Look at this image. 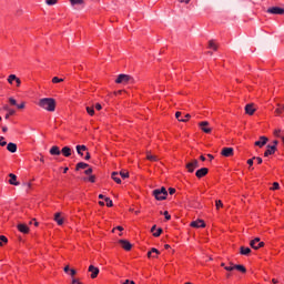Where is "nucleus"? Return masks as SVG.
Wrapping results in <instances>:
<instances>
[{
	"label": "nucleus",
	"mask_w": 284,
	"mask_h": 284,
	"mask_svg": "<svg viewBox=\"0 0 284 284\" xmlns=\"http://www.w3.org/2000/svg\"><path fill=\"white\" fill-rule=\"evenodd\" d=\"M38 105L42 108V110H47V112H54V110H57V101L52 98L40 99Z\"/></svg>",
	"instance_id": "nucleus-1"
},
{
	"label": "nucleus",
	"mask_w": 284,
	"mask_h": 284,
	"mask_svg": "<svg viewBox=\"0 0 284 284\" xmlns=\"http://www.w3.org/2000/svg\"><path fill=\"white\" fill-rule=\"evenodd\" d=\"M115 83H122L123 85H128V83H134V78L128 74H119Z\"/></svg>",
	"instance_id": "nucleus-2"
},
{
	"label": "nucleus",
	"mask_w": 284,
	"mask_h": 284,
	"mask_svg": "<svg viewBox=\"0 0 284 284\" xmlns=\"http://www.w3.org/2000/svg\"><path fill=\"white\" fill-rule=\"evenodd\" d=\"M250 246L253 250H261V247H265V242H261V237H255L250 242Z\"/></svg>",
	"instance_id": "nucleus-3"
},
{
	"label": "nucleus",
	"mask_w": 284,
	"mask_h": 284,
	"mask_svg": "<svg viewBox=\"0 0 284 284\" xmlns=\"http://www.w3.org/2000/svg\"><path fill=\"white\" fill-rule=\"evenodd\" d=\"M187 172L192 173L196 168H200L199 160H192L191 162L186 163L185 165Z\"/></svg>",
	"instance_id": "nucleus-4"
},
{
	"label": "nucleus",
	"mask_w": 284,
	"mask_h": 284,
	"mask_svg": "<svg viewBox=\"0 0 284 284\" xmlns=\"http://www.w3.org/2000/svg\"><path fill=\"white\" fill-rule=\"evenodd\" d=\"M266 12H268V14H284V9L280 7H271Z\"/></svg>",
	"instance_id": "nucleus-5"
},
{
	"label": "nucleus",
	"mask_w": 284,
	"mask_h": 284,
	"mask_svg": "<svg viewBox=\"0 0 284 284\" xmlns=\"http://www.w3.org/2000/svg\"><path fill=\"white\" fill-rule=\"evenodd\" d=\"M153 196L156 199V201H165L168 199V195L159 190L153 191Z\"/></svg>",
	"instance_id": "nucleus-6"
},
{
	"label": "nucleus",
	"mask_w": 284,
	"mask_h": 284,
	"mask_svg": "<svg viewBox=\"0 0 284 284\" xmlns=\"http://www.w3.org/2000/svg\"><path fill=\"white\" fill-rule=\"evenodd\" d=\"M267 141H270V139H267L265 135H262L260 136V140L254 143V145L257 148H263L264 145H267Z\"/></svg>",
	"instance_id": "nucleus-7"
},
{
	"label": "nucleus",
	"mask_w": 284,
	"mask_h": 284,
	"mask_svg": "<svg viewBox=\"0 0 284 284\" xmlns=\"http://www.w3.org/2000/svg\"><path fill=\"white\" fill-rule=\"evenodd\" d=\"M182 113L180 111H178L175 113V119H178V121H180L181 123H187V120L192 118V115H190V113L184 115V119L181 118Z\"/></svg>",
	"instance_id": "nucleus-8"
},
{
	"label": "nucleus",
	"mask_w": 284,
	"mask_h": 284,
	"mask_svg": "<svg viewBox=\"0 0 284 284\" xmlns=\"http://www.w3.org/2000/svg\"><path fill=\"white\" fill-rule=\"evenodd\" d=\"M119 243H120L121 247L123 250H125L126 252H130V250H132V244L130 243V241H128V240H120Z\"/></svg>",
	"instance_id": "nucleus-9"
},
{
	"label": "nucleus",
	"mask_w": 284,
	"mask_h": 284,
	"mask_svg": "<svg viewBox=\"0 0 284 284\" xmlns=\"http://www.w3.org/2000/svg\"><path fill=\"white\" fill-rule=\"evenodd\" d=\"M199 125H200L202 132H205V134H210V132H212V129L207 128V125H210V122L203 121V122H200Z\"/></svg>",
	"instance_id": "nucleus-10"
},
{
	"label": "nucleus",
	"mask_w": 284,
	"mask_h": 284,
	"mask_svg": "<svg viewBox=\"0 0 284 284\" xmlns=\"http://www.w3.org/2000/svg\"><path fill=\"white\" fill-rule=\"evenodd\" d=\"M244 110H245V113L248 114L250 116H252L254 112H256V108H254V103L246 104Z\"/></svg>",
	"instance_id": "nucleus-11"
},
{
	"label": "nucleus",
	"mask_w": 284,
	"mask_h": 284,
	"mask_svg": "<svg viewBox=\"0 0 284 284\" xmlns=\"http://www.w3.org/2000/svg\"><path fill=\"white\" fill-rule=\"evenodd\" d=\"M222 156H234V149L233 148H223L221 152Z\"/></svg>",
	"instance_id": "nucleus-12"
},
{
	"label": "nucleus",
	"mask_w": 284,
	"mask_h": 284,
	"mask_svg": "<svg viewBox=\"0 0 284 284\" xmlns=\"http://www.w3.org/2000/svg\"><path fill=\"white\" fill-rule=\"evenodd\" d=\"M207 172H210V170L207 168H202V169H199L196 172H195V176L197 179H203V176H205L207 174Z\"/></svg>",
	"instance_id": "nucleus-13"
},
{
	"label": "nucleus",
	"mask_w": 284,
	"mask_h": 284,
	"mask_svg": "<svg viewBox=\"0 0 284 284\" xmlns=\"http://www.w3.org/2000/svg\"><path fill=\"white\" fill-rule=\"evenodd\" d=\"M14 81H16V83H18V88L21 85V79H19L17 75H14V74H10L9 77H8V83H10V85H12V83H14Z\"/></svg>",
	"instance_id": "nucleus-14"
},
{
	"label": "nucleus",
	"mask_w": 284,
	"mask_h": 284,
	"mask_svg": "<svg viewBox=\"0 0 284 284\" xmlns=\"http://www.w3.org/2000/svg\"><path fill=\"white\" fill-rule=\"evenodd\" d=\"M266 148L267 150L264 152V156H271L272 154H275L277 150L275 145H271V144H268Z\"/></svg>",
	"instance_id": "nucleus-15"
},
{
	"label": "nucleus",
	"mask_w": 284,
	"mask_h": 284,
	"mask_svg": "<svg viewBox=\"0 0 284 284\" xmlns=\"http://www.w3.org/2000/svg\"><path fill=\"white\" fill-rule=\"evenodd\" d=\"M89 272H91V278H97L99 276V267L94 265L89 266Z\"/></svg>",
	"instance_id": "nucleus-16"
},
{
	"label": "nucleus",
	"mask_w": 284,
	"mask_h": 284,
	"mask_svg": "<svg viewBox=\"0 0 284 284\" xmlns=\"http://www.w3.org/2000/svg\"><path fill=\"white\" fill-rule=\"evenodd\" d=\"M49 153L51 154V156H61V149L54 145L50 149Z\"/></svg>",
	"instance_id": "nucleus-17"
},
{
	"label": "nucleus",
	"mask_w": 284,
	"mask_h": 284,
	"mask_svg": "<svg viewBox=\"0 0 284 284\" xmlns=\"http://www.w3.org/2000/svg\"><path fill=\"white\" fill-rule=\"evenodd\" d=\"M240 254H242V256H250V254H252V248L241 246L240 247Z\"/></svg>",
	"instance_id": "nucleus-18"
},
{
	"label": "nucleus",
	"mask_w": 284,
	"mask_h": 284,
	"mask_svg": "<svg viewBox=\"0 0 284 284\" xmlns=\"http://www.w3.org/2000/svg\"><path fill=\"white\" fill-rule=\"evenodd\" d=\"M191 227H205V222L203 220L193 221Z\"/></svg>",
	"instance_id": "nucleus-19"
},
{
	"label": "nucleus",
	"mask_w": 284,
	"mask_h": 284,
	"mask_svg": "<svg viewBox=\"0 0 284 284\" xmlns=\"http://www.w3.org/2000/svg\"><path fill=\"white\" fill-rule=\"evenodd\" d=\"M61 154H63V156H72V149H70V146H64L62 148V150L60 151Z\"/></svg>",
	"instance_id": "nucleus-20"
},
{
	"label": "nucleus",
	"mask_w": 284,
	"mask_h": 284,
	"mask_svg": "<svg viewBox=\"0 0 284 284\" xmlns=\"http://www.w3.org/2000/svg\"><path fill=\"white\" fill-rule=\"evenodd\" d=\"M18 230L22 234H28L30 232V227H28L26 224H18Z\"/></svg>",
	"instance_id": "nucleus-21"
},
{
	"label": "nucleus",
	"mask_w": 284,
	"mask_h": 284,
	"mask_svg": "<svg viewBox=\"0 0 284 284\" xmlns=\"http://www.w3.org/2000/svg\"><path fill=\"white\" fill-rule=\"evenodd\" d=\"M155 230H156V225H153L151 227V232H152L153 236L159 237V236H161V234H163V229H158V231H155Z\"/></svg>",
	"instance_id": "nucleus-22"
},
{
	"label": "nucleus",
	"mask_w": 284,
	"mask_h": 284,
	"mask_svg": "<svg viewBox=\"0 0 284 284\" xmlns=\"http://www.w3.org/2000/svg\"><path fill=\"white\" fill-rule=\"evenodd\" d=\"M9 178H10L9 180L10 185H20V183L17 182V175H14V173H10Z\"/></svg>",
	"instance_id": "nucleus-23"
},
{
	"label": "nucleus",
	"mask_w": 284,
	"mask_h": 284,
	"mask_svg": "<svg viewBox=\"0 0 284 284\" xmlns=\"http://www.w3.org/2000/svg\"><path fill=\"white\" fill-rule=\"evenodd\" d=\"M7 150L8 152H11L12 154H14V152H17V144L10 142L9 144H7Z\"/></svg>",
	"instance_id": "nucleus-24"
},
{
	"label": "nucleus",
	"mask_w": 284,
	"mask_h": 284,
	"mask_svg": "<svg viewBox=\"0 0 284 284\" xmlns=\"http://www.w3.org/2000/svg\"><path fill=\"white\" fill-rule=\"evenodd\" d=\"M53 220L58 225H63V217H61V213H55Z\"/></svg>",
	"instance_id": "nucleus-25"
},
{
	"label": "nucleus",
	"mask_w": 284,
	"mask_h": 284,
	"mask_svg": "<svg viewBox=\"0 0 284 284\" xmlns=\"http://www.w3.org/2000/svg\"><path fill=\"white\" fill-rule=\"evenodd\" d=\"M209 48L211 50H214V52H216L219 50V45L216 44V42H214V40L209 41Z\"/></svg>",
	"instance_id": "nucleus-26"
},
{
	"label": "nucleus",
	"mask_w": 284,
	"mask_h": 284,
	"mask_svg": "<svg viewBox=\"0 0 284 284\" xmlns=\"http://www.w3.org/2000/svg\"><path fill=\"white\" fill-rule=\"evenodd\" d=\"M85 168H89V164L85 163V162H80L77 164L75 166V170L79 171V170H85Z\"/></svg>",
	"instance_id": "nucleus-27"
},
{
	"label": "nucleus",
	"mask_w": 284,
	"mask_h": 284,
	"mask_svg": "<svg viewBox=\"0 0 284 284\" xmlns=\"http://www.w3.org/2000/svg\"><path fill=\"white\" fill-rule=\"evenodd\" d=\"M146 159L148 161H159V158L156 155H152L150 151L146 152Z\"/></svg>",
	"instance_id": "nucleus-28"
},
{
	"label": "nucleus",
	"mask_w": 284,
	"mask_h": 284,
	"mask_svg": "<svg viewBox=\"0 0 284 284\" xmlns=\"http://www.w3.org/2000/svg\"><path fill=\"white\" fill-rule=\"evenodd\" d=\"M235 270H237V272H242V274H245V272H247V268H245V266L239 264V265H234Z\"/></svg>",
	"instance_id": "nucleus-29"
},
{
	"label": "nucleus",
	"mask_w": 284,
	"mask_h": 284,
	"mask_svg": "<svg viewBox=\"0 0 284 284\" xmlns=\"http://www.w3.org/2000/svg\"><path fill=\"white\" fill-rule=\"evenodd\" d=\"M75 150H77L78 154H81V152H85L88 150V146H85V145H77Z\"/></svg>",
	"instance_id": "nucleus-30"
},
{
	"label": "nucleus",
	"mask_w": 284,
	"mask_h": 284,
	"mask_svg": "<svg viewBox=\"0 0 284 284\" xmlns=\"http://www.w3.org/2000/svg\"><path fill=\"white\" fill-rule=\"evenodd\" d=\"M111 178L115 181V183H121V179L119 178V172H113Z\"/></svg>",
	"instance_id": "nucleus-31"
},
{
	"label": "nucleus",
	"mask_w": 284,
	"mask_h": 284,
	"mask_svg": "<svg viewBox=\"0 0 284 284\" xmlns=\"http://www.w3.org/2000/svg\"><path fill=\"white\" fill-rule=\"evenodd\" d=\"M3 243H8V237H6V235H0V247H3Z\"/></svg>",
	"instance_id": "nucleus-32"
},
{
	"label": "nucleus",
	"mask_w": 284,
	"mask_h": 284,
	"mask_svg": "<svg viewBox=\"0 0 284 284\" xmlns=\"http://www.w3.org/2000/svg\"><path fill=\"white\" fill-rule=\"evenodd\" d=\"M71 6H81L83 0H70Z\"/></svg>",
	"instance_id": "nucleus-33"
},
{
	"label": "nucleus",
	"mask_w": 284,
	"mask_h": 284,
	"mask_svg": "<svg viewBox=\"0 0 284 284\" xmlns=\"http://www.w3.org/2000/svg\"><path fill=\"white\" fill-rule=\"evenodd\" d=\"M6 145H8V142H6V138L0 136V146L6 148Z\"/></svg>",
	"instance_id": "nucleus-34"
},
{
	"label": "nucleus",
	"mask_w": 284,
	"mask_h": 284,
	"mask_svg": "<svg viewBox=\"0 0 284 284\" xmlns=\"http://www.w3.org/2000/svg\"><path fill=\"white\" fill-rule=\"evenodd\" d=\"M215 206H216V210H221V207H223V202L221 200H216Z\"/></svg>",
	"instance_id": "nucleus-35"
},
{
	"label": "nucleus",
	"mask_w": 284,
	"mask_h": 284,
	"mask_svg": "<svg viewBox=\"0 0 284 284\" xmlns=\"http://www.w3.org/2000/svg\"><path fill=\"white\" fill-rule=\"evenodd\" d=\"M13 114H16V111L12 110V109H10V110H9V113L6 114L4 119L8 120V119H10V116H13Z\"/></svg>",
	"instance_id": "nucleus-36"
},
{
	"label": "nucleus",
	"mask_w": 284,
	"mask_h": 284,
	"mask_svg": "<svg viewBox=\"0 0 284 284\" xmlns=\"http://www.w3.org/2000/svg\"><path fill=\"white\" fill-rule=\"evenodd\" d=\"M87 112L90 114V116H94V108L87 106Z\"/></svg>",
	"instance_id": "nucleus-37"
},
{
	"label": "nucleus",
	"mask_w": 284,
	"mask_h": 284,
	"mask_svg": "<svg viewBox=\"0 0 284 284\" xmlns=\"http://www.w3.org/2000/svg\"><path fill=\"white\" fill-rule=\"evenodd\" d=\"M160 214H163V216L165 217L166 221H170V219H172V216L170 215V213L168 211L161 212Z\"/></svg>",
	"instance_id": "nucleus-38"
},
{
	"label": "nucleus",
	"mask_w": 284,
	"mask_h": 284,
	"mask_svg": "<svg viewBox=\"0 0 284 284\" xmlns=\"http://www.w3.org/2000/svg\"><path fill=\"white\" fill-rule=\"evenodd\" d=\"M104 201L106 203V207H112V205H114L110 197H105Z\"/></svg>",
	"instance_id": "nucleus-39"
},
{
	"label": "nucleus",
	"mask_w": 284,
	"mask_h": 284,
	"mask_svg": "<svg viewBox=\"0 0 284 284\" xmlns=\"http://www.w3.org/2000/svg\"><path fill=\"white\" fill-rule=\"evenodd\" d=\"M57 1L59 0H45L47 6H57Z\"/></svg>",
	"instance_id": "nucleus-40"
},
{
	"label": "nucleus",
	"mask_w": 284,
	"mask_h": 284,
	"mask_svg": "<svg viewBox=\"0 0 284 284\" xmlns=\"http://www.w3.org/2000/svg\"><path fill=\"white\" fill-rule=\"evenodd\" d=\"M52 83H63V79L58 78V77H54V78L52 79Z\"/></svg>",
	"instance_id": "nucleus-41"
},
{
	"label": "nucleus",
	"mask_w": 284,
	"mask_h": 284,
	"mask_svg": "<svg viewBox=\"0 0 284 284\" xmlns=\"http://www.w3.org/2000/svg\"><path fill=\"white\" fill-rule=\"evenodd\" d=\"M9 103H10V105H16V108H17V100L14 99V98H9Z\"/></svg>",
	"instance_id": "nucleus-42"
},
{
	"label": "nucleus",
	"mask_w": 284,
	"mask_h": 284,
	"mask_svg": "<svg viewBox=\"0 0 284 284\" xmlns=\"http://www.w3.org/2000/svg\"><path fill=\"white\" fill-rule=\"evenodd\" d=\"M120 175L122 179H128L130 176V173L121 171Z\"/></svg>",
	"instance_id": "nucleus-43"
},
{
	"label": "nucleus",
	"mask_w": 284,
	"mask_h": 284,
	"mask_svg": "<svg viewBox=\"0 0 284 284\" xmlns=\"http://www.w3.org/2000/svg\"><path fill=\"white\" fill-rule=\"evenodd\" d=\"M274 136H277V139H281V129H276L274 131Z\"/></svg>",
	"instance_id": "nucleus-44"
},
{
	"label": "nucleus",
	"mask_w": 284,
	"mask_h": 284,
	"mask_svg": "<svg viewBox=\"0 0 284 284\" xmlns=\"http://www.w3.org/2000/svg\"><path fill=\"white\" fill-rule=\"evenodd\" d=\"M158 190H159V192H161L162 194L168 196V190L165 187H161V189H158Z\"/></svg>",
	"instance_id": "nucleus-45"
},
{
	"label": "nucleus",
	"mask_w": 284,
	"mask_h": 284,
	"mask_svg": "<svg viewBox=\"0 0 284 284\" xmlns=\"http://www.w3.org/2000/svg\"><path fill=\"white\" fill-rule=\"evenodd\" d=\"M18 110H23L26 108V102H21L17 105Z\"/></svg>",
	"instance_id": "nucleus-46"
},
{
	"label": "nucleus",
	"mask_w": 284,
	"mask_h": 284,
	"mask_svg": "<svg viewBox=\"0 0 284 284\" xmlns=\"http://www.w3.org/2000/svg\"><path fill=\"white\" fill-rule=\"evenodd\" d=\"M278 187H280L278 182H274L273 187H271V190H278Z\"/></svg>",
	"instance_id": "nucleus-47"
},
{
	"label": "nucleus",
	"mask_w": 284,
	"mask_h": 284,
	"mask_svg": "<svg viewBox=\"0 0 284 284\" xmlns=\"http://www.w3.org/2000/svg\"><path fill=\"white\" fill-rule=\"evenodd\" d=\"M253 159H255V161H257L258 165H261V163H263V159L262 158L253 156Z\"/></svg>",
	"instance_id": "nucleus-48"
},
{
	"label": "nucleus",
	"mask_w": 284,
	"mask_h": 284,
	"mask_svg": "<svg viewBox=\"0 0 284 284\" xmlns=\"http://www.w3.org/2000/svg\"><path fill=\"white\" fill-rule=\"evenodd\" d=\"M224 270H226V272H233V270H235L234 266H224Z\"/></svg>",
	"instance_id": "nucleus-49"
},
{
	"label": "nucleus",
	"mask_w": 284,
	"mask_h": 284,
	"mask_svg": "<svg viewBox=\"0 0 284 284\" xmlns=\"http://www.w3.org/2000/svg\"><path fill=\"white\" fill-rule=\"evenodd\" d=\"M71 284H83L78 278L72 277Z\"/></svg>",
	"instance_id": "nucleus-50"
},
{
	"label": "nucleus",
	"mask_w": 284,
	"mask_h": 284,
	"mask_svg": "<svg viewBox=\"0 0 284 284\" xmlns=\"http://www.w3.org/2000/svg\"><path fill=\"white\" fill-rule=\"evenodd\" d=\"M89 181L90 183H94V181H97V178L94 175H90Z\"/></svg>",
	"instance_id": "nucleus-51"
},
{
	"label": "nucleus",
	"mask_w": 284,
	"mask_h": 284,
	"mask_svg": "<svg viewBox=\"0 0 284 284\" xmlns=\"http://www.w3.org/2000/svg\"><path fill=\"white\" fill-rule=\"evenodd\" d=\"M169 194H176V189L170 187L169 189Z\"/></svg>",
	"instance_id": "nucleus-52"
},
{
	"label": "nucleus",
	"mask_w": 284,
	"mask_h": 284,
	"mask_svg": "<svg viewBox=\"0 0 284 284\" xmlns=\"http://www.w3.org/2000/svg\"><path fill=\"white\" fill-rule=\"evenodd\" d=\"M254 161H255V159H254V158H253V159L247 160V165H250V166L254 165Z\"/></svg>",
	"instance_id": "nucleus-53"
},
{
	"label": "nucleus",
	"mask_w": 284,
	"mask_h": 284,
	"mask_svg": "<svg viewBox=\"0 0 284 284\" xmlns=\"http://www.w3.org/2000/svg\"><path fill=\"white\" fill-rule=\"evenodd\" d=\"M84 174H87L88 176H90V174H92V168L85 170V171H84Z\"/></svg>",
	"instance_id": "nucleus-54"
},
{
	"label": "nucleus",
	"mask_w": 284,
	"mask_h": 284,
	"mask_svg": "<svg viewBox=\"0 0 284 284\" xmlns=\"http://www.w3.org/2000/svg\"><path fill=\"white\" fill-rule=\"evenodd\" d=\"M151 253L152 254H161V252L159 250L154 248V247L151 248Z\"/></svg>",
	"instance_id": "nucleus-55"
},
{
	"label": "nucleus",
	"mask_w": 284,
	"mask_h": 284,
	"mask_svg": "<svg viewBox=\"0 0 284 284\" xmlns=\"http://www.w3.org/2000/svg\"><path fill=\"white\" fill-rule=\"evenodd\" d=\"M70 275H71V276H75V275H77V270L71 268V270H70Z\"/></svg>",
	"instance_id": "nucleus-56"
},
{
	"label": "nucleus",
	"mask_w": 284,
	"mask_h": 284,
	"mask_svg": "<svg viewBox=\"0 0 284 284\" xmlns=\"http://www.w3.org/2000/svg\"><path fill=\"white\" fill-rule=\"evenodd\" d=\"M148 258H156V256H154V255L152 256V251H149L148 252Z\"/></svg>",
	"instance_id": "nucleus-57"
},
{
	"label": "nucleus",
	"mask_w": 284,
	"mask_h": 284,
	"mask_svg": "<svg viewBox=\"0 0 284 284\" xmlns=\"http://www.w3.org/2000/svg\"><path fill=\"white\" fill-rule=\"evenodd\" d=\"M85 161H90V152H87V155L84 156Z\"/></svg>",
	"instance_id": "nucleus-58"
},
{
	"label": "nucleus",
	"mask_w": 284,
	"mask_h": 284,
	"mask_svg": "<svg viewBox=\"0 0 284 284\" xmlns=\"http://www.w3.org/2000/svg\"><path fill=\"white\" fill-rule=\"evenodd\" d=\"M123 284H134V281L126 280Z\"/></svg>",
	"instance_id": "nucleus-59"
},
{
	"label": "nucleus",
	"mask_w": 284,
	"mask_h": 284,
	"mask_svg": "<svg viewBox=\"0 0 284 284\" xmlns=\"http://www.w3.org/2000/svg\"><path fill=\"white\" fill-rule=\"evenodd\" d=\"M101 109H102L101 104L97 103L95 104V110H101Z\"/></svg>",
	"instance_id": "nucleus-60"
},
{
	"label": "nucleus",
	"mask_w": 284,
	"mask_h": 284,
	"mask_svg": "<svg viewBox=\"0 0 284 284\" xmlns=\"http://www.w3.org/2000/svg\"><path fill=\"white\" fill-rule=\"evenodd\" d=\"M64 272H65V274H68V272H70V266L67 265V266L64 267Z\"/></svg>",
	"instance_id": "nucleus-61"
},
{
	"label": "nucleus",
	"mask_w": 284,
	"mask_h": 284,
	"mask_svg": "<svg viewBox=\"0 0 284 284\" xmlns=\"http://www.w3.org/2000/svg\"><path fill=\"white\" fill-rule=\"evenodd\" d=\"M273 145L276 148V145H278V140L273 141Z\"/></svg>",
	"instance_id": "nucleus-62"
},
{
	"label": "nucleus",
	"mask_w": 284,
	"mask_h": 284,
	"mask_svg": "<svg viewBox=\"0 0 284 284\" xmlns=\"http://www.w3.org/2000/svg\"><path fill=\"white\" fill-rule=\"evenodd\" d=\"M2 132H8V126H2Z\"/></svg>",
	"instance_id": "nucleus-63"
},
{
	"label": "nucleus",
	"mask_w": 284,
	"mask_h": 284,
	"mask_svg": "<svg viewBox=\"0 0 284 284\" xmlns=\"http://www.w3.org/2000/svg\"><path fill=\"white\" fill-rule=\"evenodd\" d=\"M275 112H276L277 114H281V109H276Z\"/></svg>",
	"instance_id": "nucleus-64"
}]
</instances>
